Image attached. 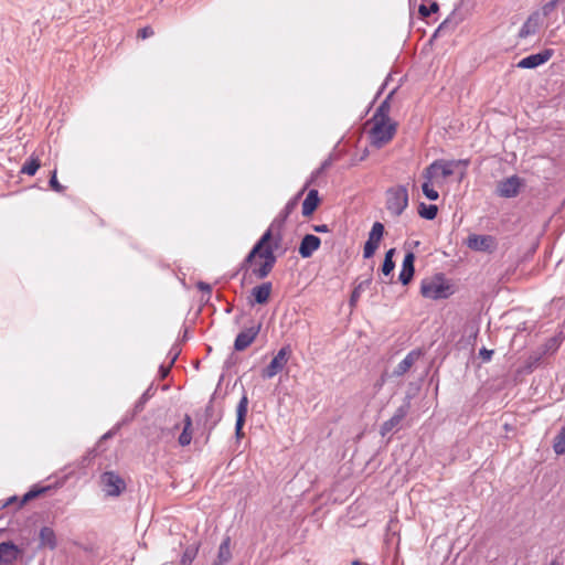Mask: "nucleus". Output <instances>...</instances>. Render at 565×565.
Masks as SVG:
<instances>
[{
  "label": "nucleus",
  "instance_id": "obj_7",
  "mask_svg": "<svg viewBox=\"0 0 565 565\" xmlns=\"http://www.w3.org/2000/svg\"><path fill=\"white\" fill-rule=\"evenodd\" d=\"M103 491L110 497H118L126 488L124 479L114 471H106L100 476Z\"/></svg>",
  "mask_w": 565,
  "mask_h": 565
},
{
  "label": "nucleus",
  "instance_id": "obj_25",
  "mask_svg": "<svg viewBox=\"0 0 565 565\" xmlns=\"http://www.w3.org/2000/svg\"><path fill=\"white\" fill-rule=\"evenodd\" d=\"M319 202L318 191L315 189L310 190L302 203V215L310 216L317 210Z\"/></svg>",
  "mask_w": 565,
  "mask_h": 565
},
{
  "label": "nucleus",
  "instance_id": "obj_2",
  "mask_svg": "<svg viewBox=\"0 0 565 565\" xmlns=\"http://www.w3.org/2000/svg\"><path fill=\"white\" fill-rule=\"evenodd\" d=\"M468 160H446L436 159L423 171L424 182L422 184L423 194L430 201H437L439 193L434 186H441L446 179L451 177L455 171L461 167L463 170L468 167Z\"/></svg>",
  "mask_w": 565,
  "mask_h": 565
},
{
  "label": "nucleus",
  "instance_id": "obj_22",
  "mask_svg": "<svg viewBox=\"0 0 565 565\" xmlns=\"http://www.w3.org/2000/svg\"><path fill=\"white\" fill-rule=\"evenodd\" d=\"M232 559L231 537L225 536L218 546L217 555L212 565H226Z\"/></svg>",
  "mask_w": 565,
  "mask_h": 565
},
{
  "label": "nucleus",
  "instance_id": "obj_46",
  "mask_svg": "<svg viewBox=\"0 0 565 565\" xmlns=\"http://www.w3.org/2000/svg\"><path fill=\"white\" fill-rule=\"evenodd\" d=\"M548 565H561V563L556 559H553Z\"/></svg>",
  "mask_w": 565,
  "mask_h": 565
},
{
  "label": "nucleus",
  "instance_id": "obj_45",
  "mask_svg": "<svg viewBox=\"0 0 565 565\" xmlns=\"http://www.w3.org/2000/svg\"><path fill=\"white\" fill-rule=\"evenodd\" d=\"M541 356H535V358H530V360H533L532 362H530L529 364V367H532L534 364L539 363Z\"/></svg>",
  "mask_w": 565,
  "mask_h": 565
},
{
  "label": "nucleus",
  "instance_id": "obj_30",
  "mask_svg": "<svg viewBox=\"0 0 565 565\" xmlns=\"http://www.w3.org/2000/svg\"><path fill=\"white\" fill-rule=\"evenodd\" d=\"M562 1L563 0H551V1L546 2L545 4H543V7L540 11L541 18L550 17Z\"/></svg>",
  "mask_w": 565,
  "mask_h": 565
},
{
  "label": "nucleus",
  "instance_id": "obj_23",
  "mask_svg": "<svg viewBox=\"0 0 565 565\" xmlns=\"http://www.w3.org/2000/svg\"><path fill=\"white\" fill-rule=\"evenodd\" d=\"M396 88L392 89L390 92V94L386 96V98L381 103V105L379 106V108L376 109L374 116H373V121H391L390 119V110H391V105H390V100L392 98V96L394 95Z\"/></svg>",
  "mask_w": 565,
  "mask_h": 565
},
{
  "label": "nucleus",
  "instance_id": "obj_4",
  "mask_svg": "<svg viewBox=\"0 0 565 565\" xmlns=\"http://www.w3.org/2000/svg\"><path fill=\"white\" fill-rule=\"evenodd\" d=\"M420 292L425 298L438 300L448 298L454 291L443 275H436L430 279L423 280Z\"/></svg>",
  "mask_w": 565,
  "mask_h": 565
},
{
  "label": "nucleus",
  "instance_id": "obj_47",
  "mask_svg": "<svg viewBox=\"0 0 565 565\" xmlns=\"http://www.w3.org/2000/svg\"><path fill=\"white\" fill-rule=\"evenodd\" d=\"M352 565H363V563H361L360 561L355 559L352 562Z\"/></svg>",
  "mask_w": 565,
  "mask_h": 565
},
{
  "label": "nucleus",
  "instance_id": "obj_27",
  "mask_svg": "<svg viewBox=\"0 0 565 565\" xmlns=\"http://www.w3.org/2000/svg\"><path fill=\"white\" fill-rule=\"evenodd\" d=\"M437 213H438L437 205H434V204L427 205L425 203H420L418 205V214L423 218L434 220L437 216Z\"/></svg>",
  "mask_w": 565,
  "mask_h": 565
},
{
  "label": "nucleus",
  "instance_id": "obj_5",
  "mask_svg": "<svg viewBox=\"0 0 565 565\" xmlns=\"http://www.w3.org/2000/svg\"><path fill=\"white\" fill-rule=\"evenodd\" d=\"M396 132V124L393 121H373V127L370 130L371 145L376 148H382L388 143Z\"/></svg>",
  "mask_w": 565,
  "mask_h": 565
},
{
  "label": "nucleus",
  "instance_id": "obj_35",
  "mask_svg": "<svg viewBox=\"0 0 565 565\" xmlns=\"http://www.w3.org/2000/svg\"><path fill=\"white\" fill-rule=\"evenodd\" d=\"M44 489L40 490H30L23 495V502H28L34 498H36L40 493H42Z\"/></svg>",
  "mask_w": 565,
  "mask_h": 565
},
{
  "label": "nucleus",
  "instance_id": "obj_18",
  "mask_svg": "<svg viewBox=\"0 0 565 565\" xmlns=\"http://www.w3.org/2000/svg\"><path fill=\"white\" fill-rule=\"evenodd\" d=\"M414 263L415 255L412 252L406 253L398 276V279L403 285H408L412 281L415 273Z\"/></svg>",
  "mask_w": 565,
  "mask_h": 565
},
{
  "label": "nucleus",
  "instance_id": "obj_40",
  "mask_svg": "<svg viewBox=\"0 0 565 565\" xmlns=\"http://www.w3.org/2000/svg\"><path fill=\"white\" fill-rule=\"evenodd\" d=\"M198 288H199L200 290H202V291H206L207 294H211V291H212L211 286H210L209 284H206V282H203V281H200V282L198 284Z\"/></svg>",
  "mask_w": 565,
  "mask_h": 565
},
{
  "label": "nucleus",
  "instance_id": "obj_10",
  "mask_svg": "<svg viewBox=\"0 0 565 565\" xmlns=\"http://www.w3.org/2000/svg\"><path fill=\"white\" fill-rule=\"evenodd\" d=\"M411 408V402L409 399H406L394 413V415L385 420L380 428L381 435L384 437L388 434H391L393 430L397 429L402 422L407 416Z\"/></svg>",
  "mask_w": 565,
  "mask_h": 565
},
{
  "label": "nucleus",
  "instance_id": "obj_14",
  "mask_svg": "<svg viewBox=\"0 0 565 565\" xmlns=\"http://www.w3.org/2000/svg\"><path fill=\"white\" fill-rule=\"evenodd\" d=\"M542 25V18L540 11L531 13L526 21L523 23L519 31V38L526 39L530 35H534Z\"/></svg>",
  "mask_w": 565,
  "mask_h": 565
},
{
  "label": "nucleus",
  "instance_id": "obj_26",
  "mask_svg": "<svg viewBox=\"0 0 565 565\" xmlns=\"http://www.w3.org/2000/svg\"><path fill=\"white\" fill-rule=\"evenodd\" d=\"M41 166V162L39 158L31 156L22 166L21 173L28 174V175H34L36 171L39 170Z\"/></svg>",
  "mask_w": 565,
  "mask_h": 565
},
{
  "label": "nucleus",
  "instance_id": "obj_20",
  "mask_svg": "<svg viewBox=\"0 0 565 565\" xmlns=\"http://www.w3.org/2000/svg\"><path fill=\"white\" fill-rule=\"evenodd\" d=\"M273 290L270 281L263 282L252 289L253 302L264 305L268 301Z\"/></svg>",
  "mask_w": 565,
  "mask_h": 565
},
{
  "label": "nucleus",
  "instance_id": "obj_39",
  "mask_svg": "<svg viewBox=\"0 0 565 565\" xmlns=\"http://www.w3.org/2000/svg\"><path fill=\"white\" fill-rule=\"evenodd\" d=\"M179 428H180V425H179V424H177V425H174L173 429H167V430H166V429H162V430H161V437H162V438H164L166 436L173 437V435H174V434H173V430H174V429H179Z\"/></svg>",
  "mask_w": 565,
  "mask_h": 565
},
{
  "label": "nucleus",
  "instance_id": "obj_17",
  "mask_svg": "<svg viewBox=\"0 0 565 565\" xmlns=\"http://www.w3.org/2000/svg\"><path fill=\"white\" fill-rule=\"evenodd\" d=\"M321 241L313 234H307L302 237L298 252L302 258H309L320 247Z\"/></svg>",
  "mask_w": 565,
  "mask_h": 565
},
{
  "label": "nucleus",
  "instance_id": "obj_32",
  "mask_svg": "<svg viewBox=\"0 0 565 565\" xmlns=\"http://www.w3.org/2000/svg\"><path fill=\"white\" fill-rule=\"evenodd\" d=\"M50 186L53 191L58 192V193H61L65 190V188L57 181L56 170H54L52 172V175L50 178Z\"/></svg>",
  "mask_w": 565,
  "mask_h": 565
},
{
  "label": "nucleus",
  "instance_id": "obj_33",
  "mask_svg": "<svg viewBox=\"0 0 565 565\" xmlns=\"http://www.w3.org/2000/svg\"><path fill=\"white\" fill-rule=\"evenodd\" d=\"M394 268H395L394 260L384 259V262L382 264V267H381V270H382L383 275L388 276V275L392 274Z\"/></svg>",
  "mask_w": 565,
  "mask_h": 565
},
{
  "label": "nucleus",
  "instance_id": "obj_11",
  "mask_svg": "<svg viewBox=\"0 0 565 565\" xmlns=\"http://www.w3.org/2000/svg\"><path fill=\"white\" fill-rule=\"evenodd\" d=\"M523 185V180L518 175H511L498 183L497 193L501 198H515Z\"/></svg>",
  "mask_w": 565,
  "mask_h": 565
},
{
  "label": "nucleus",
  "instance_id": "obj_19",
  "mask_svg": "<svg viewBox=\"0 0 565 565\" xmlns=\"http://www.w3.org/2000/svg\"><path fill=\"white\" fill-rule=\"evenodd\" d=\"M422 352L419 350L411 351L395 367L393 374L402 376L407 373L415 362L420 358Z\"/></svg>",
  "mask_w": 565,
  "mask_h": 565
},
{
  "label": "nucleus",
  "instance_id": "obj_1",
  "mask_svg": "<svg viewBox=\"0 0 565 565\" xmlns=\"http://www.w3.org/2000/svg\"><path fill=\"white\" fill-rule=\"evenodd\" d=\"M297 205L298 196L289 200L245 257L242 268L252 265L257 257L263 259L258 266L252 268V275L257 279H265L275 267L277 262L275 250L280 246L282 241L281 228Z\"/></svg>",
  "mask_w": 565,
  "mask_h": 565
},
{
  "label": "nucleus",
  "instance_id": "obj_37",
  "mask_svg": "<svg viewBox=\"0 0 565 565\" xmlns=\"http://www.w3.org/2000/svg\"><path fill=\"white\" fill-rule=\"evenodd\" d=\"M153 35V30L150 26H145L138 31V36L141 39H148Z\"/></svg>",
  "mask_w": 565,
  "mask_h": 565
},
{
  "label": "nucleus",
  "instance_id": "obj_24",
  "mask_svg": "<svg viewBox=\"0 0 565 565\" xmlns=\"http://www.w3.org/2000/svg\"><path fill=\"white\" fill-rule=\"evenodd\" d=\"M192 438H193L192 418L189 414H185L184 418H183V428H182L181 434L179 435L178 444L181 447H186L191 444Z\"/></svg>",
  "mask_w": 565,
  "mask_h": 565
},
{
  "label": "nucleus",
  "instance_id": "obj_41",
  "mask_svg": "<svg viewBox=\"0 0 565 565\" xmlns=\"http://www.w3.org/2000/svg\"><path fill=\"white\" fill-rule=\"evenodd\" d=\"M396 253V249L395 248H390L386 253H385V257L384 259H390V260H393V257Z\"/></svg>",
  "mask_w": 565,
  "mask_h": 565
},
{
  "label": "nucleus",
  "instance_id": "obj_34",
  "mask_svg": "<svg viewBox=\"0 0 565 565\" xmlns=\"http://www.w3.org/2000/svg\"><path fill=\"white\" fill-rule=\"evenodd\" d=\"M179 354H180V349L177 345L172 347L168 353V358L170 359V362H169L170 365H172L175 362Z\"/></svg>",
  "mask_w": 565,
  "mask_h": 565
},
{
  "label": "nucleus",
  "instance_id": "obj_21",
  "mask_svg": "<svg viewBox=\"0 0 565 565\" xmlns=\"http://www.w3.org/2000/svg\"><path fill=\"white\" fill-rule=\"evenodd\" d=\"M40 547H46L51 551L57 546V539L55 531L51 526H43L39 532Z\"/></svg>",
  "mask_w": 565,
  "mask_h": 565
},
{
  "label": "nucleus",
  "instance_id": "obj_28",
  "mask_svg": "<svg viewBox=\"0 0 565 565\" xmlns=\"http://www.w3.org/2000/svg\"><path fill=\"white\" fill-rule=\"evenodd\" d=\"M553 449L556 455L565 454V424L562 426L553 441Z\"/></svg>",
  "mask_w": 565,
  "mask_h": 565
},
{
  "label": "nucleus",
  "instance_id": "obj_3",
  "mask_svg": "<svg viewBox=\"0 0 565 565\" xmlns=\"http://www.w3.org/2000/svg\"><path fill=\"white\" fill-rule=\"evenodd\" d=\"M409 204V194L406 185L397 184L385 191V207L393 217L401 216Z\"/></svg>",
  "mask_w": 565,
  "mask_h": 565
},
{
  "label": "nucleus",
  "instance_id": "obj_43",
  "mask_svg": "<svg viewBox=\"0 0 565 565\" xmlns=\"http://www.w3.org/2000/svg\"><path fill=\"white\" fill-rule=\"evenodd\" d=\"M315 231L319 232V233H326L329 231V228H328V225L322 224V225L315 226Z\"/></svg>",
  "mask_w": 565,
  "mask_h": 565
},
{
  "label": "nucleus",
  "instance_id": "obj_29",
  "mask_svg": "<svg viewBox=\"0 0 565 565\" xmlns=\"http://www.w3.org/2000/svg\"><path fill=\"white\" fill-rule=\"evenodd\" d=\"M439 9V6L436 1L423 2L419 4L418 13L423 19H427L431 15V13H436Z\"/></svg>",
  "mask_w": 565,
  "mask_h": 565
},
{
  "label": "nucleus",
  "instance_id": "obj_15",
  "mask_svg": "<svg viewBox=\"0 0 565 565\" xmlns=\"http://www.w3.org/2000/svg\"><path fill=\"white\" fill-rule=\"evenodd\" d=\"M22 551L12 542L0 543V565H10L15 562Z\"/></svg>",
  "mask_w": 565,
  "mask_h": 565
},
{
  "label": "nucleus",
  "instance_id": "obj_44",
  "mask_svg": "<svg viewBox=\"0 0 565 565\" xmlns=\"http://www.w3.org/2000/svg\"><path fill=\"white\" fill-rule=\"evenodd\" d=\"M329 164H330V162H329L328 160H326V161L321 164L320 169H318V170L313 173V175L319 174V173H320L321 171H323V170H324Z\"/></svg>",
  "mask_w": 565,
  "mask_h": 565
},
{
  "label": "nucleus",
  "instance_id": "obj_6",
  "mask_svg": "<svg viewBox=\"0 0 565 565\" xmlns=\"http://www.w3.org/2000/svg\"><path fill=\"white\" fill-rule=\"evenodd\" d=\"M290 354L291 350L289 345L282 347L273 358L270 363L262 371V377L273 379L280 373L287 365Z\"/></svg>",
  "mask_w": 565,
  "mask_h": 565
},
{
  "label": "nucleus",
  "instance_id": "obj_38",
  "mask_svg": "<svg viewBox=\"0 0 565 565\" xmlns=\"http://www.w3.org/2000/svg\"><path fill=\"white\" fill-rule=\"evenodd\" d=\"M172 365L168 364V365H164V364H161L160 367H159V377L161 380L166 379L169 373H170V369H171Z\"/></svg>",
  "mask_w": 565,
  "mask_h": 565
},
{
  "label": "nucleus",
  "instance_id": "obj_16",
  "mask_svg": "<svg viewBox=\"0 0 565 565\" xmlns=\"http://www.w3.org/2000/svg\"><path fill=\"white\" fill-rule=\"evenodd\" d=\"M247 409H248V397H247L246 393H244L237 404V407H236L235 435H236L237 439L242 438L244 435L243 427H244V424L246 420Z\"/></svg>",
  "mask_w": 565,
  "mask_h": 565
},
{
  "label": "nucleus",
  "instance_id": "obj_42",
  "mask_svg": "<svg viewBox=\"0 0 565 565\" xmlns=\"http://www.w3.org/2000/svg\"><path fill=\"white\" fill-rule=\"evenodd\" d=\"M360 294L358 291V289L353 290L352 295H351V298H350V303L351 306H353L355 303V301L358 300Z\"/></svg>",
  "mask_w": 565,
  "mask_h": 565
},
{
  "label": "nucleus",
  "instance_id": "obj_36",
  "mask_svg": "<svg viewBox=\"0 0 565 565\" xmlns=\"http://www.w3.org/2000/svg\"><path fill=\"white\" fill-rule=\"evenodd\" d=\"M493 354V350H488L486 348L480 349L479 355L482 359V361L488 362L491 360Z\"/></svg>",
  "mask_w": 565,
  "mask_h": 565
},
{
  "label": "nucleus",
  "instance_id": "obj_9",
  "mask_svg": "<svg viewBox=\"0 0 565 565\" xmlns=\"http://www.w3.org/2000/svg\"><path fill=\"white\" fill-rule=\"evenodd\" d=\"M467 246L476 252L492 253L497 249L498 242L492 235L470 234L467 238Z\"/></svg>",
  "mask_w": 565,
  "mask_h": 565
},
{
  "label": "nucleus",
  "instance_id": "obj_48",
  "mask_svg": "<svg viewBox=\"0 0 565 565\" xmlns=\"http://www.w3.org/2000/svg\"><path fill=\"white\" fill-rule=\"evenodd\" d=\"M385 85H386V83L382 84V87H381V89H380V92L377 94L382 93V90L384 89Z\"/></svg>",
  "mask_w": 565,
  "mask_h": 565
},
{
  "label": "nucleus",
  "instance_id": "obj_12",
  "mask_svg": "<svg viewBox=\"0 0 565 565\" xmlns=\"http://www.w3.org/2000/svg\"><path fill=\"white\" fill-rule=\"evenodd\" d=\"M259 331L260 324L253 323L250 327L239 332L234 341V349L236 351H244L245 349H247L255 341Z\"/></svg>",
  "mask_w": 565,
  "mask_h": 565
},
{
  "label": "nucleus",
  "instance_id": "obj_8",
  "mask_svg": "<svg viewBox=\"0 0 565 565\" xmlns=\"http://www.w3.org/2000/svg\"><path fill=\"white\" fill-rule=\"evenodd\" d=\"M385 228L381 222H375L369 233V237L363 247V257L371 258L380 246Z\"/></svg>",
  "mask_w": 565,
  "mask_h": 565
},
{
  "label": "nucleus",
  "instance_id": "obj_31",
  "mask_svg": "<svg viewBox=\"0 0 565 565\" xmlns=\"http://www.w3.org/2000/svg\"><path fill=\"white\" fill-rule=\"evenodd\" d=\"M154 394V388H153V385H150L145 392L143 394L140 396L136 407H142V405L153 396Z\"/></svg>",
  "mask_w": 565,
  "mask_h": 565
},
{
  "label": "nucleus",
  "instance_id": "obj_13",
  "mask_svg": "<svg viewBox=\"0 0 565 565\" xmlns=\"http://www.w3.org/2000/svg\"><path fill=\"white\" fill-rule=\"evenodd\" d=\"M553 56V50L546 49L539 53L531 54L529 56L523 57L519 63L518 67L520 68H535L540 65L545 64Z\"/></svg>",
  "mask_w": 565,
  "mask_h": 565
}]
</instances>
